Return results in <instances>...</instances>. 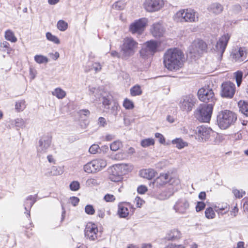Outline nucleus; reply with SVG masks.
<instances>
[{
	"label": "nucleus",
	"instance_id": "nucleus-1",
	"mask_svg": "<svg viewBox=\"0 0 248 248\" xmlns=\"http://www.w3.org/2000/svg\"><path fill=\"white\" fill-rule=\"evenodd\" d=\"M202 87V123H209L213 113L216 99L213 91V84L209 78Z\"/></svg>",
	"mask_w": 248,
	"mask_h": 248
},
{
	"label": "nucleus",
	"instance_id": "nucleus-2",
	"mask_svg": "<svg viewBox=\"0 0 248 248\" xmlns=\"http://www.w3.org/2000/svg\"><path fill=\"white\" fill-rule=\"evenodd\" d=\"M184 54L178 48H170L164 54L163 63L164 66L170 71H176L183 65Z\"/></svg>",
	"mask_w": 248,
	"mask_h": 248
},
{
	"label": "nucleus",
	"instance_id": "nucleus-3",
	"mask_svg": "<svg viewBox=\"0 0 248 248\" xmlns=\"http://www.w3.org/2000/svg\"><path fill=\"white\" fill-rule=\"evenodd\" d=\"M236 120L237 115L229 110L221 111L217 116V124L222 129H226L234 124Z\"/></svg>",
	"mask_w": 248,
	"mask_h": 248
},
{
	"label": "nucleus",
	"instance_id": "nucleus-4",
	"mask_svg": "<svg viewBox=\"0 0 248 248\" xmlns=\"http://www.w3.org/2000/svg\"><path fill=\"white\" fill-rule=\"evenodd\" d=\"M137 45L138 43L133 38L131 37L124 38L121 47L123 58H127L133 55Z\"/></svg>",
	"mask_w": 248,
	"mask_h": 248
},
{
	"label": "nucleus",
	"instance_id": "nucleus-5",
	"mask_svg": "<svg viewBox=\"0 0 248 248\" xmlns=\"http://www.w3.org/2000/svg\"><path fill=\"white\" fill-rule=\"evenodd\" d=\"M176 16L181 22H195L198 18L197 13L191 9L179 11L176 14Z\"/></svg>",
	"mask_w": 248,
	"mask_h": 248
},
{
	"label": "nucleus",
	"instance_id": "nucleus-6",
	"mask_svg": "<svg viewBox=\"0 0 248 248\" xmlns=\"http://www.w3.org/2000/svg\"><path fill=\"white\" fill-rule=\"evenodd\" d=\"M52 142V137L49 135H44L41 137L37 147V155L39 156L46 154L50 147Z\"/></svg>",
	"mask_w": 248,
	"mask_h": 248
},
{
	"label": "nucleus",
	"instance_id": "nucleus-7",
	"mask_svg": "<svg viewBox=\"0 0 248 248\" xmlns=\"http://www.w3.org/2000/svg\"><path fill=\"white\" fill-rule=\"evenodd\" d=\"M235 93V85L231 81L223 82L221 86L220 95L226 98H232Z\"/></svg>",
	"mask_w": 248,
	"mask_h": 248
},
{
	"label": "nucleus",
	"instance_id": "nucleus-8",
	"mask_svg": "<svg viewBox=\"0 0 248 248\" xmlns=\"http://www.w3.org/2000/svg\"><path fill=\"white\" fill-rule=\"evenodd\" d=\"M143 7L148 12H155L160 10L164 5L163 0H145Z\"/></svg>",
	"mask_w": 248,
	"mask_h": 248
},
{
	"label": "nucleus",
	"instance_id": "nucleus-9",
	"mask_svg": "<svg viewBox=\"0 0 248 248\" xmlns=\"http://www.w3.org/2000/svg\"><path fill=\"white\" fill-rule=\"evenodd\" d=\"M148 22L146 18H142L132 23L129 27V31L133 33L141 34L144 30Z\"/></svg>",
	"mask_w": 248,
	"mask_h": 248
},
{
	"label": "nucleus",
	"instance_id": "nucleus-10",
	"mask_svg": "<svg viewBox=\"0 0 248 248\" xmlns=\"http://www.w3.org/2000/svg\"><path fill=\"white\" fill-rule=\"evenodd\" d=\"M230 38V36L228 34H225L221 36L217 42L215 50L219 54L220 58L225 50Z\"/></svg>",
	"mask_w": 248,
	"mask_h": 248
},
{
	"label": "nucleus",
	"instance_id": "nucleus-11",
	"mask_svg": "<svg viewBox=\"0 0 248 248\" xmlns=\"http://www.w3.org/2000/svg\"><path fill=\"white\" fill-rule=\"evenodd\" d=\"M231 56L236 62H247L248 60L247 50L244 47H240L238 49H234L232 52Z\"/></svg>",
	"mask_w": 248,
	"mask_h": 248
},
{
	"label": "nucleus",
	"instance_id": "nucleus-12",
	"mask_svg": "<svg viewBox=\"0 0 248 248\" xmlns=\"http://www.w3.org/2000/svg\"><path fill=\"white\" fill-rule=\"evenodd\" d=\"M174 182L177 184L179 182L178 180L171 178L169 174L162 173L155 180L154 185L159 187L168 182L170 183V185H172Z\"/></svg>",
	"mask_w": 248,
	"mask_h": 248
},
{
	"label": "nucleus",
	"instance_id": "nucleus-13",
	"mask_svg": "<svg viewBox=\"0 0 248 248\" xmlns=\"http://www.w3.org/2000/svg\"><path fill=\"white\" fill-rule=\"evenodd\" d=\"M195 98L191 95L183 96L180 102V107L183 111H190L194 106Z\"/></svg>",
	"mask_w": 248,
	"mask_h": 248
},
{
	"label": "nucleus",
	"instance_id": "nucleus-14",
	"mask_svg": "<svg viewBox=\"0 0 248 248\" xmlns=\"http://www.w3.org/2000/svg\"><path fill=\"white\" fill-rule=\"evenodd\" d=\"M98 228L95 224L89 223L84 230L85 237L91 241H94L97 238Z\"/></svg>",
	"mask_w": 248,
	"mask_h": 248
},
{
	"label": "nucleus",
	"instance_id": "nucleus-15",
	"mask_svg": "<svg viewBox=\"0 0 248 248\" xmlns=\"http://www.w3.org/2000/svg\"><path fill=\"white\" fill-rule=\"evenodd\" d=\"M121 169V165H117L113 166L111 169L109 178L111 181L118 182L122 180L123 176Z\"/></svg>",
	"mask_w": 248,
	"mask_h": 248
},
{
	"label": "nucleus",
	"instance_id": "nucleus-16",
	"mask_svg": "<svg viewBox=\"0 0 248 248\" xmlns=\"http://www.w3.org/2000/svg\"><path fill=\"white\" fill-rule=\"evenodd\" d=\"M216 133L210 128L202 125V142H210L214 141Z\"/></svg>",
	"mask_w": 248,
	"mask_h": 248
},
{
	"label": "nucleus",
	"instance_id": "nucleus-17",
	"mask_svg": "<svg viewBox=\"0 0 248 248\" xmlns=\"http://www.w3.org/2000/svg\"><path fill=\"white\" fill-rule=\"evenodd\" d=\"M207 9L211 14L217 16L222 13L224 6L218 2H214L209 4Z\"/></svg>",
	"mask_w": 248,
	"mask_h": 248
},
{
	"label": "nucleus",
	"instance_id": "nucleus-18",
	"mask_svg": "<svg viewBox=\"0 0 248 248\" xmlns=\"http://www.w3.org/2000/svg\"><path fill=\"white\" fill-rule=\"evenodd\" d=\"M176 189L172 185H170L169 186L157 196V198L160 200H165L172 196Z\"/></svg>",
	"mask_w": 248,
	"mask_h": 248
},
{
	"label": "nucleus",
	"instance_id": "nucleus-19",
	"mask_svg": "<svg viewBox=\"0 0 248 248\" xmlns=\"http://www.w3.org/2000/svg\"><path fill=\"white\" fill-rule=\"evenodd\" d=\"M190 53L194 57H198L202 52V43L200 40L194 41L189 48Z\"/></svg>",
	"mask_w": 248,
	"mask_h": 248
},
{
	"label": "nucleus",
	"instance_id": "nucleus-20",
	"mask_svg": "<svg viewBox=\"0 0 248 248\" xmlns=\"http://www.w3.org/2000/svg\"><path fill=\"white\" fill-rule=\"evenodd\" d=\"M189 207V203L186 200L178 201L174 205L173 208L176 212L184 214Z\"/></svg>",
	"mask_w": 248,
	"mask_h": 248
},
{
	"label": "nucleus",
	"instance_id": "nucleus-21",
	"mask_svg": "<svg viewBox=\"0 0 248 248\" xmlns=\"http://www.w3.org/2000/svg\"><path fill=\"white\" fill-rule=\"evenodd\" d=\"M151 31L153 35L156 38L162 36L164 32V30L160 23L154 24Z\"/></svg>",
	"mask_w": 248,
	"mask_h": 248
},
{
	"label": "nucleus",
	"instance_id": "nucleus-22",
	"mask_svg": "<svg viewBox=\"0 0 248 248\" xmlns=\"http://www.w3.org/2000/svg\"><path fill=\"white\" fill-rule=\"evenodd\" d=\"M130 205L127 203H120L118 205V214L120 217L125 218L129 215L127 206Z\"/></svg>",
	"mask_w": 248,
	"mask_h": 248
},
{
	"label": "nucleus",
	"instance_id": "nucleus-23",
	"mask_svg": "<svg viewBox=\"0 0 248 248\" xmlns=\"http://www.w3.org/2000/svg\"><path fill=\"white\" fill-rule=\"evenodd\" d=\"M156 173V172L152 169H144L140 171V176L149 180L154 178Z\"/></svg>",
	"mask_w": 248,
	"mask_h": 248
},
{
	"label": "nucleus",
	"instance_id": "nucleus-24",
	"mask_svg": "<svg viewBox=\"0 0 248 248\" xmlns=\"http://www.w3.org/2000/svg\"><path fill=\"white\" fill-rule=\"evenodd\" d=\"M181 233L177 229H173L170 231L167 235V238L169 240H177L181 237Z\"/></svg>",
	"mask_w": 248,
	"mask_h": 248
},
{
	"label": "nucleus",
	"instance_id": "nucleus-25",
	"mask_svg": "<svg viewBox=\"0 0 248 248\" xmlns=\"http://www.w3.org/2000/svg\"><path fill=\"white\" fill-rule=\"evenodd\" d=\"M35 202L36 198L34 196H30L26 199L24 206L25 209L28 212L27 214L29 217L30 216V211L28 210V208L30 210Z\"/></svg>",
	"mask_w": 248,
	"mask_h": 248
},
{
	"label": "nucleus",
	"instance_id": "nucleus-26",
	"mask_svg": "<svg viewBox=\"0 0 248 248\" xmlns=\"http://www.w3.org/2000/svg\"><path fill=\"white\" fill-rule=\"evenodd\" d=\"M84 170L88 173H93L98 171L96 169L93 160L87 163L83 167Z\"/></svg>",
	"mask_w": 248,
	"mask_h": 248
},
{
	"label": "nucleus",
	"instance_id": "nucleus-27",
	"mask_svg": "<svg viewBox=\"0 0 248 248\" xmlns=\"http://www.w3.org/2000/svg\"><path fill=\"white\" fill-rule=\"evenodd\" d=\"M145 46L149 50L150 53L154 55L156 51L158 44L156 41L151 40L147 42L145 44Z\"/></svg>",
	"mask_w": 248,
	"mask_h": 248
},
{
	"label": "nucleus",
	"instance_id": "nucleus-28",
	"mask_svg": "<svg viewBox=\"0 0 248 248\" xmlns=\"http://www.w3.org/2000/svg\"><path fill=\"white\" fill-rule=\"evenodd\" d=\"M239 111L248 117V102L240 100L238 103Z\"/></svg>",
	"mask_w": 248,
	"mask_h": 248
},
{
	"label": "nucleus",
	"instance_id": "nucleus-29",
	"mask_svg": "<svg viewBox=\"0 0 248 248\" xmlns=\"http://www.w3.org/2000/svg\"><path fill=\"white\" fill-rule=\"evenodd\" d=\"M93 162L96 167V169L98 171H100L102 168H105L107 165L106 160L102 159L93 160Z\"/></svg>",
	"mask_w": 248,
	"mask_h": 248
},
{
	"label": "nucleus",
	"instance_id": "nucleus-30",
	"mask_svg": "<svg viewBox=\"0 0 248 248\" xmlns=\"http://www.w3.org/2000/svg\"><path fill=\"white\" fill-rule=\"evenodd\" d=\"M52 94L59 99H62L66 95L65 92L60 88H56L54 91L52 92Z\"/></svg>",
	"mask_w": 248,
	"mask_h": 248
},
{
	"label": "nucleus",
	"instance_id": "nucleus-31",
	"mask_svg": "<svg viewBox=\"0 0 248 248\" xmlns=\"http://www.w3.org/2000/svg\"><path fill=\"white\" fill-rule=\"evenodd\" d=\"M5 37L6 40L13 43H15L17 41V38L15 36L14 33L9 30L5 31Z\"/></svg>",
	"mask_w": 248,
	"mask_h": 248
},
{
	"label": "nucleus",
	"instance_id": "nucleus-32",
	"mask_svg": "<svg viewBox=\"0 0 248 248\" xmlns=\"http://www.w3.org/2000/svg\"><path fill=\"white\" fill-rule=\"evenodd\" d=\"M229 208L227 207V204L224 205H219L218 206H216L215 207V211L217 212L219 214L224 215L227 213L229 211Z\"/></svg>",
	"mask_w": 248,
	"mask_h": 248
},
{
	"label": "nucleus",
	"instance_id": "nucleus-33",
	"mask_svg": "<svg viewBox=\"0 0 248 248\" xmlns=\"http://www.w3.org/2000/svg\"><path fill=\"white\" fill-rule=\"evenodd\" d=\"M142 93V90L139 85H136L130 89V94L132 96L140 95Z\"/></svg>",
	"mask_w": 248,
	"mask_h": 248
},
{
	"label": "nucleus",
	"instance_id": "nucleus-34",
	"mask_svg": "<svg viewBox=\"0 0 248 248\" xmlns=\"http://www.w3.org/2000/svg\"><path fill=\"white\" fill-rule=\"evenodd\" d=\"M26 108L24 100H19L16 103L15 108L18 112L22 111Z\"/></svg>",
	"mask_w": 248,
	"mask_h": 248
},
{
	"label": "nucleus",
	"instance_id": "nucleus-35",
	"mask_svg": "<svg viewBox=\"0 0 248 248\" xmlns=\"http://www.w3.org/2000/svg\"><path fill=\"white\" fill-rule=\"evenodd\" d=\"M173 144H176V146L178 149H182L187 145L186 142H184L181 139H176L172 141Z\"/></svg>",
	"mask_w": 248,
	"mask_h": 248
},
{
	"label": "nucleus",
	"instance_id": "nucleus-36",
	"mask_svg": "<svg viewBox=\"0 0 248 248\" xmlns=\"http://www.w3.org/2000/svg\"><path fill=\"white\" fill-rule=\"evenodd\" d=\"M35 61L39 64L46 63L48 62V58L44 56L41 55H36L34 56Z\"/></svg>",
	"mask_w": 248,
	"mask_h": 248
},
{
	"label": "nucleus",
	"instance_id": "nucleus-37",
	"mask_svg": "<svg viewBox=\"0 0 248 248\" xmlns=\"http://www.w3.org/2000/svg\"><path fill=\"white\" fill-rule=\"evenodd\" d=\"M155 141L152 138H148L142 140L140 144L144 148L148 147L151 145H154Z\"/></svg>",
	"mask_w": 248,
	"mask_h": 248
},
{
	"label": "nucleus",
	"instance_id": "nucleus-38",
	"mask_svg": "<svg viewBox=\"0 0 248 248\" xmlns=\"http://www.w3.org/2000/svg\"><path fill=\"white\" fill-rule=\"evenodd\" d=\"M205 216L208 219H213L215 217L216 214L211 207H208L205 211Z\"/></svg>",
	"mask_w": 248,
	"mask_h": 248
},
{
	"label": "nucleus",
	"instance_id": "nucleus-39",
	"mask_svg": "<svg viewBox=\"0 0 248 248\" xmlns=\"http://www.w3.org/2000/svg\"><path fill=\"white\" fill-rule=\"evenodd\" d=\"M46 37L48 40L53 42L56 44H59L60 43L59 38L49 32H47L46 33Z\"/></svg>",
	"mask_w": 248,
	"mask_h": 248
},
{
	"label": "nucleus",
	"instance_id": "nucleus-40",
	"mask_svg": "<svg viewBox=\"0 0 248 248\" xmlns=\"http://www.w3.org/2000/svg\"><path fill=\"white\" fill-rule=\"evenodd\" d=\"M202 133V126H198L196 129L193 130V134H191L192 137H194L196 140H200Z\"/></svg>",
	"mask_w": 248,
	"mask_h": 248
},
{
	"label": "nucleus",
	"instance_id": "nucleus-41",
	"mask_svg": "<svg viewBox=\"0 0 248 248\" xmlns=\"http://www.w3.org/2000/svg\"><path fill=\"white\" fill-rule=\"evenodd\" d=\"M57 28L61 31H65L68 28V24L63 20H60L57 23Z\"/></svg>",
	"mask_w": 248,
	"mask_h": 248
},
{
	"label": "nucleus",
	"instance_id": "nucleus-42",
	"mask_svg": "<svg viewBox=\"0 0 248 248\" xmlns=\"http://www.w3.org/2000/svg\"><path fill=\"white\" fill-rule=\"evenodd\" d=\"M234 75L237 85L239 87L240 86L242 81L243 73L242 71H237L234 73Z\"/></svg>",
	"mask_w": 248,
	"mask_h": 248
},
{
	"label": "nucleus",
	"instance_id": "nucleus-43",
	"mask_svg": "<svg viewBox=\"0 0 248 248\" xmlns=\"http://www.w3.org/2000/svg\"><path fill=\"white\" fill-rule=\"evenodd\" d=\"M232 191L234 196L238 199L242 198L246 194V192L242 189L238 190L236 188H233Z\"/></svg>",
	"mask_w": 248,
	"mask_h": 248
},
{
	"label": "nucleus",
	"instance_id": "nucleus-44",
	"mask_svg": "<svg viewBox=\"0 0 248 248\" xmlns=\"http://www.w3.org/2000/svg\"><path fill=\"white\" fill-rule=\"evenodd\" d=\"M122 145V144L121 141L119 140H116L113 142L110 145V148L113 151H116L120 149Z\"/></svg>",
	"mask_w": 248,
	"mask_h": 248
},
{
	"label": "nucleus",
	"instance_id": "nucleus-45",
	"mask_svg": "<svg viewBox=\"0 0 248 248\" xmlns=\"http://www.w3.org/2000/svg\"><path fill=\"white\" fill-rule=\"evenodd\" d=\"M123 106L127 109H131L134 107L133 102L127 98L124 99Z\"/></svg>",
	"mask_w": 248,
	"mask_h": 248
},
{
	"label": "nucleus",
	"instance_id": "nucleus-46",
	"mask_svg": "<svg viewBox=\"0 0 248 248\" xmlns=\"http://www.w3.org/2000/svg\"><path fill=\"white\" fill-rule=\"evenodd\" d=\"M140 56L143 58H146L147 57H148L149 56L153 55V54L151 53H150L149 50L145 47V46L140 50Z\"/></svg>",
	"mask_w": 248,
	"mask_h": 248
},
{
	"label": "nucleus",
	"instance_id": "nucleus-47",
	"mask_svg": "<svg viewBox=\"0 0 248 248\" xmlns=\"http://www.w3.org/2000/svg\"><path fill=\"white\" fill-rule=\"evenodd\" d=\"M124 7L125 3L123 1H117L113 5V8L118 10H123Z\"/></svg>",
	"mask_w": 248,
	"mask_h": 248
},
{
	"label": "nucleus",
	"instance_id": "nucleus-48",
	"mask_svg": "<svg viewBox=\"0 0 248 248\" xmlns=\"http://www.w3.org/2000/svg\"><path fill=\"white\" fill-rule=\"evenodd\" d=\"M70 189L72 191H77L79 189L80 184L78 181H73L69 185Z\"/></svg>",
	"mask_w": 248,
	"mask_h": 248
},
{
	"label": "nucleus",
	"instance_id": "nucleus-49",
	"mask_svg": "<svg viewBox=\"0 0 248 248\" xmlns=\"http://www.w3.org/2000/svg\"><path fill=\"white\" fill-rule=\"evenodd\" d=\"M85 213L88 215H92L95 213V210L92 205H87L85 207Z\"/></svg>",
	"mask_w": 248,
	"mask_h": 248
},
{
	"label": "nucleus",
	"instance_id": "nucleus-50",
	"mask_svg": "<svg viewBox=\"0 0 248 248\" xmlns=\"http://www.w3.org/2000/svg\"><path fill=\"white\" fill-rule=\"evenodd\" d=\"M15 125L16 127L23 128L25 126V122L23 119L17 118L15 120Z\"/></svg>",
	"mask_w": 248,
	"mask_h": 248
},
{
	"label": "nucleus",
	"instance_id": "nucleus-51",
	"mask_svg": "<svg viewBox=\"0 0 248 248\" xmlns=\"http://www.w3.org/2000/svg\"><path fill=\"white\" fill-rule=\"evenodd\" d=\"M195 118L202 122V108L200 106L194 112Z\"/></svg>",
	"mask_w": 248,
	"mask_h": 248
},
{
	"label": "nucleus",
	"instance_id": "nucleus-52",
	"mask_svg": "<svg viewBox=\"0 0 248 248\" xmlns=\"http://www.w3.org/2000/svg\"><path fill=\"white\" fill-rule=\"evenodd\" d=\"M102 103L106 108H108L110 103V97L109 96L103 97Z\"/></svg>",
	"mask_w": 248,
	"mask_h": 248
},
{
	"label": "nucleus",
	"instance_id": "nucleus-53",
	"mask_svg": "<svg viewBox=\"0 0 248 248\" xmlns=\"http://www.w3.org/2000/svg\"><path fill=\"white\" fill-rule=\"evenodd\" d=\"M212 41L210 40V41H208L207 42L202 41V51H207L208 47L211 48L212 46Z\"/></svg>",
	"mask_w": 248,
	"mask_h": 248
},
{
	"label": "nucleus",
	"instance_id": "nucleus-54",
	"mask_svg": "<svg viewBox=\"0 0 248 248\" xmlns=\"http://www.w3.org/2000/svg\"><path fill=\"white\" fill-rule=\"evenodd\" d=\"M99 148V147L98 145L93 144L89 148V151L91 154H95L97 152Z\"/></svg>",
	"mask_w": 248,
	"mask_h": 248
},
{
	"label": "nucleus",
	"instance_id": "nucleus-55",
	"mask_svg": "<svg viewBox=\"0 0 248 248\" xmlns=\"http://www.w3.org/2000/svg\"><path fill=\"white\" fill-rule=\"evenodd\" d=\"M119 108L120 107L119 105L116 103H114L111 108V113L113 115L116 116L118 114V111L119 110Z\"/></svg>",
	"mask_w": 248,
	"mask_h": 248
},
{
	"label": "nucleus",
	"instance_id": "nucleus-56",
	"mask_svg": "<svg viewBox=\"0 0 248 248\" xmlns=\"http://www.w3.org/2000/svg\"><path fill=\"white\" fill-rule=\"evenodd\" d=\"M104 200L107 202H111L114 201L115 198L114 195L107 194L104 196Z\"/></svg>",
	"mask_w": 248,
	"mask_h": 248
},
{
	"label": "nucleus",
	"instance_id": "nucleus-57",
	"mask_svg": "<svg viewBox=\"0 0 248 248\" xmlns=\"http://www.w3.org/2000/svg\"><path fill=\"white\" fill-rule=\"evenodd\" d=\"M147 187L146 186L143 185L139 186L137 188L138 192L141 194H144L147 191Z\"/></svg>",
	"mask_w": 248,
	"mask_h": 248
},
{
	"label": "nucleus",
	"instance_id": "nucleus-58",
	"mask_svg": "<svg viewBox=\"0 0 248 248\" xmlns=\"http://www.w3.org/2000/svg\"><path fill=\"white\" fill-rule=\"evenodd\" d=\"M98 124L100 126L105 127L107 123L106 119L103 117H99L98 120Z\"/></svg>",
	"mask_w": 248,
	"mask_h": 248
},
{
	"label": "nucleus",
	"instance_id": "nucleus-59",
	"mask_svg": "<svg viewBox=\"0 0 248 248\" xmlns=\"http://www.w3.org/2000/svg\"><path fill=\"white\" fill-rule=\"evenodd\" d=\"M93 68L95 72L100 71L102 69V66L98 62H94L93 64Z\"/></svg>",
	"mask_w": 248,
	"mask_h": 248
},
{
	"label": "nucleus",
	"instance_id": "nucleus-60",
	"mask_svg": "<svg viewBox=\"0 0 248 248\" xmlns=\"http://www.w3.org/2000/svg\"><path fill=\"white\" fill-rule=\"evenodd\" d=\"M155 137L158 138L159 139V141L160 143H164L165 142V140L163 137V136L159 133H156L155 134Z\"/></svg>",
	"mask_w": 248,
	"mask_h": 248
},
{
	"label": "nucleus",
	"instance_id": "nucleus-61",
	"mask_svg": "<svg viewBox=\"0 0 248 248\" xmlns=\"http://www.w3.org/2000/svg\"><path fill=\"white\" fill-rule=\"evenodd\" d=\"M79 200L78 197H72L70 198V202L74 206H76L79 202Z\"/></svg>",
	"mask_w": 248,
	"mask_h": 248
},
{
	"label": "nucleus",
	"instance_id": "nucleus-62",
	"mask_svg": "<svg viewBox=\"0 0 248 248\" xmlns=\"http://www.w3.org/2000/svg\"><path fill=\"white\" fill-rule=\"evenodd\" d=\"M135 202H136L137 207H140L144 202V201L139 197H137L135 198Z\"/></svg>",
	"mask_w": 248,
	"mask_h": 248
},
{
	"label": "nucleus",
	"instance_id": "nucleus-63",
	"mask_svg": "<svg viewBox=\"0 0 248 248\" xmlns=\"http://www.w3.org/2000/svg\"><path fill=\"white\" fill-rule=\"evenodd\" d=\"M243 208L245 211L248 212V198H244L242 200Z\"/></svg>",
	"mask_w": 248,
	"mask_h": 248
},
{
	"label": "nucleus",
	"instance_id": "nucleus-64",
	"mask_svg": "<svg viewBox=\"0 0 248 248\" xmlns=\"http://www.w3.org/2000/svg\"><path fill=\"white\" fill-rule=\"evenodd\" d=\"M90 111L88 109H82L80 110V114H83L86 116H88L90 115Z\"/></svg>",
	"mask_w": 248,
	"mask_h": 248
}]
</instances>
